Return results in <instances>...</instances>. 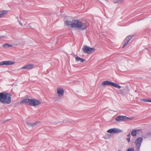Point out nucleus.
I'll use <instances>...</instances> for the list:
<instances>
[{
	"label": "nucleus",
	"instance_id": "obj_1",
	"mask_svg": "<svg viewBox=\"0 0 151 151\" xmlns=\"http://www.w3.org/2000/svg\"><path fill=\"white\" fill-rule=\"evenodd\" d=\"M12 101L10 94L4 93H0V102L5 104H9Z\"/></svg>",
	"mask_w": 151,
	"mask_h": 151
},
{
	"label": "nucleus",
	"instance_id": "obj_2",
	"mask_svg": "<svg viewBox=\"0 0 151 151\" xmlns=\"http://www.w3.org/2000/svg\"><path fill=\"white\" fill-rule=\"evenodd\" d=\"M73 27L81 30L86 29L87 28L88 25L87 22L86 21L81 22L78 20H76L74 22Z\"/></svg>",
	"mask_w": 151,
	"mask_h": 151
},
{
	"label": "nucleus",
	"instance_id": "obj_3",
	"mask_svg": "<svg viewBox=\"0 0 151 151\" xmlns=\"http://www.w3.org/2000/svg\"><path fill=\"white\" fill-rule=\"evenodd\" d=\"M21 104H29L31 106H36L39 105L41 103V102L38 100L34 99H25L21 101L20 102Z\"/></svg>",
	"mask_w": 151,
	"mask_h": 151
},
{
	"label": "nucleus",
	"instance_id": "obj_4",
	"mask_svg": "<svg viewBox=\"0 0 151 151\" xmlns=\"http://www.w3.org/2000/svg\"><path fill=\"white\" fill-rule=\"evenodd\" d=\"M101 85L102 86L111 85L119 88H121V86H120L109 81H106L102 82L101 83Z\"/></svg>",
	"mask_w": 151,
	"mask_h": 151
},
{
	"label": "nucleus",
	"instance_id": "obj_5",
	"mask_svg": "<svg viewBox=\"0 0 151 151\" xmlns=\"http://www.w3.org/2000/svg\"><path fill=\"white\" fill-rule=\"evenodd\" d=\"M83 51L86 53L90 54L94 52L95 49L86 45H84L82 48Z\"/></svg>",
	"mask_w": 151,
	"mask_h": 151
},
{
	"label": "nucleus",
	"instance_id": "obj_6",
	"mask_svg": "<svg viewBox=\"0 0 151 151\" xmlns=\"http://www.w3.org/2000/svg\"><path fill=\"white\" fill-rule=\"evenodd\" d=\"M130 118L124 116H120L117 117L115 120L118 122L125 121L130 120Z\"/></svg>",
	"mask_w": 151,
	"mask_h": 151
},
{
	"label": "nucleus",
	"instance_id": "obj_7",
	"mask_svg": "<svg viewBox=\"0 0 151 151\" xmlns=\"http://www.w3.org/2000/svg\"><path fill=\"white\" fill-rule=\"evenodd\" d=\"M76 21V20L73 19L71 21H69L68 20L65 21L64 22L65 24L68 26V27H70L72 28H74L75 27H73V24H74V22Z\"/></svg>",
	"mask_w": 151,
	"mask_h": 151
},
{
	"label": "nucleus",
	"instance_id": "obj_8",
	"mask_svg": "<svg viewBox=\"0 0 151 151\" xmlns=\"http://www.w3.org/2000/svg\"><path fill=\"white\" fill-rule=\"evenodd\" d=\"M142 141V138L141 137H139L136 139L135 142V143L137 147V148L138 150H139V149Z\"/></svg>",
	"mask_w": 151,
	"mask_h": 151
},
{
	"label": "nucleus",
	"instance_id": "obj_9",
	"mask_svg": "<svg viewBox=\"0 0 151 151\" xmlns=\"http://www.w3.org/2000/svg\"><path fill=\"white\" fill-rule=\"evenodd\" d=\"M15 63L14 62L11 61H5L0 62V66L5 65H13Z\"/></svg>",
	"mask_w": 151,
	"mask_h": 151
},
{
	"label": "nucleus",
	"instance_id": "obj_10",
	"mask_svg": "<svg viewBox=\"0 0 151 151\" xmlns=\"http://www.w3.org/2000/svg\"><path fill=\"white\" fill-rule=\"evenodd\" d=\"M132 37L133 36L129 35L126 37L124 41V45L122 46V47H124L127 45L129 42L132 39Z\"/></svg>",
	"mask_w": 151,
	"mask_h": 151
},
{
	"label": "nucleus",
	"instance_id": "obj_11",
	"mask_svg": "<svg viewBox=\"0 0 151 151\" xmlns=\"http://www.w3.org/2000/svg\"><path fill=\"white\" fill-rule=\"evenodd\" d=\"M107 132L109 133H117L120 132L121 130L116 128H114L108 130L107 131Z\"/></svg>",
	"mask_w": 151,
	"mask_h": 151
},
{
	"label": "nucleus",
	"instance_id": "obj_12",
	"mask_svg": "<svg viewBox=\"0 0 151 151\" xmlns=\"http://www.w3.org/2000/svg\"><path fill=\"white\" fill-rule=\"evenodd\" d=\"M57 93L59 96L61 97L62 96L64 93V91L62 88H59L57 89Z\"/></svg>",
	"mask_w": 151,
	"mask_h": 151
},
{
	"label": "nucleus",
	"instance_id": "obj_13",
	"mask_svg": "<svg viewBox=\"0 0 151 151\" xmlns=\"http://www.w3.org/2000/svg\"><path fill=\"white\" fill-rule=\"evenodd\" d=\"M34 67V65L32 64H29L26 65L23 67H22L21 69H24L27 70H30L32 68Z\"/></svg>",
	"mask_w": 151,
	"mask_h": 151
},
{
	"label": "nucleus",
	"instance_id": "obj_14",
	"mask_svg": "<svg viewBox=\"0 0 151 151\" xmlns=\"http://www.w3.org/2000/svg\"><path fill=\"white\" fill-rule=\"evenodd\" d=\"M8 13L7 10H3L0 12V18L3 17L6 14Z\"/></svg>",
	"mask_w": 151,
	"mask_h": 151
},
{
	"label": "nucleus",
	"instance_id": "obj_15",
	"mask_svg": "<svg viewBox=\"0 0 151 151\" xmlns=\"http://www.w3.org/2000/svg\"><path fill=\"white\" fill-rule=\"evenodd\" d=\"M141 131V130H134L132 131L131 132V134L133 136H136L137 134V132Z\"/></svg>",
	"mask_w": 151,
	"mask_h": 151
},
{
	"label": "nucleus",
	"instance_id": "obj_16",
	"mask_svg": "<svg viewBox=\"0 0 151 151\" xmlns=\"http://www.w3.org/2000/svg\"><path fill=\"white\" fill-rule=\"evenodd\" d=\"M75 59L76 60V61L77 62H78L79 61H80L81 62H83L84 61H85V60L81 58H79L78 57H75Z\"/></svg>",
	"mask_w": 151,
	"mask_h": 151
},
{
	"label": "nucleus",
	"instance_id": "obj_17",
	"mask_svg": "<svg viewBox=\"0 0 151 151\" xmlns=\"http://www.w3.org/2000/svg\"><path fill=\"white\" fill-rule=\"evenodd\" d=\"M12 47V45H10L8 43H6L3 46V47L4 48H6L9 47Z\"/></svg>",
	"mask_w": 151,
	"mask_h": 151
},
{
	"label": "nucleus",
	"instance_id": "obj_18",
	"mask_svg": "<svg viewBox=\"0 0 151 151\" xmlns=\"http://www.w3.org/2000/svg\"><path fill=\"white\" fill-rule=\"evenodd\" d=\"M140 100L145 102H151V100L147 99L142 98L140 99Z\"/></svg>",
	"mask_w": 151,
	"mask_h": 151
},
{
	"label": "nucleus",
	"instance_id": "obj_19",
	"mask_svg": "<svg viewBox=\"0 0 151 151\" xmlns=\"http://www.w3.org/2000/svg\"><path fill=\"white\" fill-rule=\"evenodd\" d=\"M134 149L133 148H129V149L127 151H134Z\"/></svg>",
	"mask_w": 151,
	"mask_h": 151
},
{
	"label": "nucleus",
	"instance_id": "obj_20",
	"mask_svg": "<svg viewBox=\"0 0 151 151\" xmlns=\"http://www.w3.org/2000/svg\"><path fill=\"white\" fill-rule=\"evenodd\" d=\"M127 140L128 142H129L130 141V138L129 137L127 138Z\"/></svg>",
	"mask_w": 151,
	"mask_h": 151
},
{
	"label": "nucleus",
	"instance_id": "obj_21",
	"mask_svg": "<svg viewBox=\"0 0 151 151\" xmlns=\"http://www.w3.org/2000/svg\"><path fill=\"white\" fill-rule=\"evenodd\" d=\"M36 125V124L35 123H34L33 124H32L31 125L32 126H34Z\"/></svg>",
	"mask_w": 151,
	"mask_h": 151
},
{
	"label": "nucleus",
	"instance_id": "obj_22",
	"mask_svg": "<svg viewBox=\"0 0 151 151\" xmlns=\"http://www.w3.org/2000/svg\"><path fill=\"white\" fill-rule=\"evenodd\" d=\"M130 133H129V134L127 135V137H129L130 138Z\"/></svg>",
	"mask_w": 151,
	"mask_h": 151
},
{
	"label": "nucleus",
	"instance_id": "obj_23",
	"mask_svg": "<svg viewBox=\"0 0 151 151\" xmlns=\"http://www.w3.org/2000/svg\"><path fill=\"white\" fill-rule=\"evenodd\" d=\"M19 21V24H20V25L21 26H22V23L19 21Z\"/></svg>",
	"mask_w": 151,
	"mask_h": 151
},
{
	"label": "nucleus",
	"instance_id": "obj_24",
	"mask_svg": "<svg viewBox=\"0 0 151 151\" xmlns=\"http://www.w3.org/2000/svg\"><path fill=\"white\" fill-rule=\"evenodd\" d=\"M118 151H121V150H118Z\"/></svg>",
	"mask_w": 151,
	"mask_h": 151
}]
</instances>
